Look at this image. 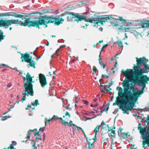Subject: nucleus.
Returning <instances> with one entry per match:
<instances>
[{
    "mask_svg": "<svg viewBox=\"0 0 149 149\" xmlns=\"http://www.w3.org/2000/svg\"><path fill=\"white\" fill-rule=\"evenodd\" d=\"M127 70L125 71L122 70V72L126 77L123 81V85L124 87V92L123 89L120 87L118 86L116 89L118 91L117 101L122 104L120 106V109L123 111V113L129 114V111H131L135 106L134 88L132 86L133 82L134 76L133 70Z\"/></svg>",
    "mask_w": 149,
    "mask_h": 149,
    "instance_id": "nucleus-1",
    "label": "nucleus"
},
{
    "mask_svg": "<svg viewBox=\"0 0 149 149\" xmlns=\"http://www.w3.org/2000/svg\"><path fill=\"white\" fill-rule=\"evenodd\" d=\"M136 59L137 65L133 67L134 70V74L133 73V78L134 77L136 79V83L138 84L141 86L143 91L146 87V84L147 83V81H149V78L146 75L141 76L140 74L149 72V65L147 64L148 60L144 57L139 58L136 57Z\"/></svg>",
    "mask_w": 149,
    "mask_h": 149,
    "instance_id": "nucleus-2",
    "label": "nucleus"
},
{
    "mask_svg": "<svg viewBox=\"0 0 149 149\" xmlns=\"http://www.w3.org/2000/svg\"><path fill=\"white\" fill-rule=\"evenodd\" d=\"M66 16L68 21H75L77 22L84 20L85 22H89L95 24L94 26L98 28V26L103 25V22H105L112 18V15H107L102 17H97L93 18H87L79 14L71 12H66L61 14V16Z\"/></svg>",
    "mask_w": 149,
    "mask_h": 149,
    "instance_id": "nucleus-3",
    "label": "nucleus"
},
{
    "mask_svg": "<svg viewBox=\"0 0 149 149\" xmlns=\"http://www.w3.org/2000/svg\"><path fill=\"white\" fill-rule=\"evenodd\" d=\"M64 21V20L62 18H53L45 16L43 19H40L38 21H31L30 18H27L24 22H21V26H36V27H38L40 25L44 24L45 25V27H46L47 26V24L49 23L54 22L55 24L58 25L62 23Z\"/></svg>",
    "mask_w": 149,
    "mask_h": 149,
    "instance_id": "nucleus-4",
    "label": "nucleus"
},
{
    "mask_svg": "<svg viewBox=\"0 0 149 149\" xmlns=\"http://www.w3.org/2000/svg\"><path fill=\"white\" fill-rule=\"evenodd\" d=\"M23 82L24 84V90L22 93V100L23 101L26 100V96H28L29 95L33 96L34 92L33 89L32 79L29 73H28L26 77H23Z\"/></svg>",
    "mask_w": 149,
    "mask_h": 149,
    "instance_id": "nucleus-5",
    "label": "nucleus"
},
{
    "mask_svg": "<svg viewBox=\"0 0 149 149\" xmlns=\"http://www.w3.org/2000/svg\"><path fill=\"white\" fill-rule=\"evenodd\" d=\"M141 137L143 140L142 141L143 148H144L149 147V132L146 129L141 130Z\"/></svg>",
    "mask_w": 149,
    "mask_h": 149,
    "instance_id": "nucleus-6",
    "label": "nucleus"
},
{
    "mask_svg": "<svg viewBox=\"0 0 149 149\" xmlns=\"http://www.w3.org/2000/svg\"><path fill=\"white\" fill-rule=\"evenodd\" d=\"M22 22L19 21L18 19H11L9 20H0V26L6 27V28H8L12 24H20Z\"/></svg>",
    "mask_w": 149,
    "mask_h": 149,
    "instance_id": "nucleus-7",
    "label": "nucleus"
},
{
    "mask_svg": "<svg viewBox=\"0 0 149 149\" xmlns=\"http://www.w3.org/2000/svg\"><path fill=\"white\" fill-rule=\"evenodd\" d=\"M12 16L15 17L20 18L22 19V20L25 19L24 18V16L20 14H18L15 12H9L5 13H0V16Z\"/></svg>",
    "mask_w": 149,
    "mask_h": 149,
    "instance_id": "nucleus-8",
    "label": "nucleus"
},
{
    "mask_svg": "<svg viewBox=\"0 0 149 149\" xmlns=\"http://www.w3.org/2000/svg\"><path fill=\"white\" fill-rule=\"evenodd\" d=\"M40 83L42 87L45 86L47 84L45 77L43 75L40 74L39 75Z\"/></svg>",
    "mask_w": 149,
    "mask_h": 149,
    "instance_id": "nucleus-9",
    "label": "nucleus"
},
{
    "mask_svg": "<svg viewBox=\"0 0 149 149\" xmlns=\"http://www.w3.org/2000/svg\"><path fill=\"white\" fill-rule=\"evenodd\" d=\"M21 57V58H24V61L27 63L29 62V61H30L31 59V56H30L29 55L25 54H22Z\"/></svg>",
    "mask_w": 149,
    "mask_h": 149,
    "instance_id": "nucleus-10",
    "label": "nucleus"
},
{
    "mask_svg": "<svg viewBox=\"0 0 149 149\" xmlns=\"http://www.w3.org/2000/svg\"><path fill=\"white\" fill-rule=\"evenodd\" d=\"M34 135L38 136V137H37L36 138V139L35 140H32V141H33L34 143H35L36 141H38L39 140H41V136L40 135L39 132H38L37 133L34 134Z\"/></svg>",
    "mask_w": 149,
    "mask_h": 149,
    "instance_id": "nucleus-11",
    "label": "nucleus"
},
{
    "mask_svg": "<svg viewBox=\"0 0 149 149\" xmlns=\"http://www.w3.org/2000/svg\"><path fill=\"white\" fill-rule=\"evenodd\" d=\"M141 27L143 28H149V21H145L142 23Z\"/></svg>",
    "mask_w": 149,
    "mask_h": 149,
    "instance_id": "nucleus-12",
    "label": "nucleus"
},
{
    "mask_svg": "<svg viewBox=\"0 0 149 149\" xmlns=\"http://www.w3.org/2000/svg\"><path fill=\"white\" fill-rule=\"evenodd\" d=\"M29 64H27V66L29 67V66L32 67L34 68H35V62L33 60L31 59L29 62H28Z\"/></svg>",
    "mask_w": 149,
    "mask_h": 149,
    "instance_id": "nucleus-13",
    "label": "nucleus"
},
{
    "mask_svg": "<svg viewBox=\"0 0 149 149\" xmlns=\"http://www.w3.org/2000/svg\"><path fill=\"white\" fill-rule=\"evenodd\" d=\"M91 140L90 139L88 141L89 145L88 147V149H91V148L94 147V141H93L92 143H91Z\"/></svg>",
    "mask_w": 149,
    "mask_h": 149,
    "instance_id": "nucleus-14",
    "label": "nucleus"
},
{
    "mask_svg": "<svg viewBox=\"0 0 149 149\" xmlns=\"http://www.w3.org/2000/svg\"><path fill=\"white\" fill-rule=\"evenodd\" d=\"M134 21L132 20H124V23H125L127 25L131 24L133 23Z\"/></svg>",
    "mask_w": 149,
    "mask_h": 149,
    "instance_id": "nucleus-15",
    "label": "nucleus"
},
{
    "mask_svg": "<svg viewBox=\"0 0 149 149\" xmlns=\"http://www.w3.org/2000/svg\"><path fill=\"white\" fill-rule=\"evenodd\" d=\"M3 32L1 30H0V42L3 40L5 37V36L3 35Z\"/></svg>",
    "mask_w": 149,
    "mask_h": 149,
    "instance_id": "nucleus-16",
    "label": "nucleus"
},
{
    "mask_svg": "<svg viewBox=\"0 0 149 149\" xmlns=\"http://www.w3.org/2000/svg\"><path fill=\"white\" fill-rule=\"evenodd\" d=\"M101 126V125H99V126H97L96 128H95L94 132L95 133V135H96L97 133L99 132V130L100 128V127Z\"/></svg>",
    "mask_w": 149,
    "mask_h": 149,
    "instance_id": "nucleus-17",
    "label": "nucleus"
},
{
    "mask_svg": "<svg viewBox=\"0 0 149 149\" xmlns=\"http://www.w3.org/2000/svg\"><path fill=\"white\" fill-rule=\"evenodd\" d=\"M60 118H58L57 116L54 115L51 118V120H52V121H54V120H57V119H59Z\"/></svg>",
    "mask_w": 149,
    "mask_h": 149,
    "instance_id": "nucleus-18",
    "label": "nucleus"
},
{
    "mask_svg": "<svg viewBox=\"0 0 149 149\" xmlns=\"http://www.w3.org/2000/svg\"><path fill=\"white\" fill-rule=\"evenodd\" d=\"M60 51V49H58L56 51L55 53L54 54V55H52L51 56L52 58L53 57H54V55H56V56H58V53Z\"/></svg>",
    "mask_w": 149,
    "mask_h": 149,
    "instance_id": "nucleus-19",
    "label": "nucleus"
},
{
    "mask_svg": "<svg viewBox=\"0 0 149 149\" xmlns=\"http://www.w3.org/2000/svg\"><path fill=\"white\" fill-rule=\"evenodd\" d=\"M116 43H117V45H118V46L121 47L123 48L122 43L121 41H117V42H114V44H115Z\"/></svg>",
    "mask_w": 149,
    "mask_h": 149,
    "instance_id": "nucleus-20",
    "label": "nucleus"
},
{
    "mask_svg": "<svg viewBox=\"0 0 149 149\" xmlns=\"http://www.w3.org/2000/svg\"><path fill=\"white\" fill-rule=\"evenodd\" d=\"M38 100H36L33 103H32V105L34 106H36L37 105L39 104Z\"/></svg>",
    "mask_w": 149,
    "mask_h": 149,
    "instance_id": "nucleus-21",
    "label": "nucleus"
},
{
    "mask_svg": "<svg viewBox=\"0 0 149 149\" xmlns=\"http://www.w3.org/2000/svg\"><path fill=\"white\" fill-rule=\"evenodd\" d=\"M69 123V125L70 127H71L72 126H73L75 128H76V127H77V126L75 125V124L72 123V122L70 120Z\"/></svg>",
    "mask_w": 149,
    "mask_h": 149,
    "instance_id": "nucleus-22",
    "label": "nucleus"
},
{
    "mask_svg": "<svg viewBox=\"0 0 149 149\" xmlns=\"http://www.w3.org/2000/svg\"><path fill=\"white\" fill-rule=\"evenodd\" d=\"M122 136L123 138L127 137V134L125 133H121V135H120V136Z\"/></svg>",
    "mask_w": 149,
    "mask_h": 149,
    "instance_id": "nucleus-23",
    "label": "nucleus"
},
{
    "mask_svg": "<svg viewBox=\"0 0 149 149\" xmlns=\"http://www.w3.org/2000/svg\"><path fill=\"white\" fill-rule=\"evenodd\" d=\"M122 104V103L120 102H118L117 101V99H116V102L114 103L113 104V106L116 105H117L118 106L119 105V107H120V105Z\"/></svg>",
    "mask_w": 149,
    "mask_h": 149,
    "instance_id": "nucleus-24",
    "label": "nucleus"
},
{
    "mask_svg": "<svg viewBox=\"0 0 149 149\" xmlns=\"http://www.w3.org/2000/svg\"><path fill=\"white\" fill-rule=\"evenodd\" d=\"M10 117V116H2V118H1V120H6L7 118H9Z\"/></svg>",
    "mask_w": 149,
    "mask_h": 149,
    "instance_id": "nucleus-25",
    "label": "nucleus"
},
{
    "mask_svg": "<svg viewBox=\"0 0 149 149\" xmlns=\"http://www.w3.org/2000/svg\"><path fill=\"white\" fill-rule=\"evenodd\" d=\"M52 121V120H51V119H49V120H47L46 118L45 119V125H46L47 124H49L50 122V121Z\"/></svg>",
    "mask_w": 149,
    "mask_h": 149,
    "instance_id": "nucleus-26",
    "label": "nucleus"
},
{
    "mask_svg": "<svg viewBox=\"0 0 149 149\" xmlns=\"http://www.w3.org/2000/svg\"><path fill=\"white\" fill-rule=\"evenodd\" d=\"M116 21L117 22L118 21L120 20L121 21L123 22V23H124V20H125V19H123V18L121 17H119V19H116Z\"/></svg>",
    "mask_w": 149,
    "mask_h": 149,
    "instance_id": "nucleus-27",
    "label": "nucleus"
},
{
    "mask_svg": "<svg viewBox=\"0 0 149 149\" xmlns=\"http://www.w3.org/2000/svg\"><path fill=\"white\" fill-rule=\"evenodd\" d=\"M31 132V130H30L29 131H28L27 134V136L28 138H30V134Z\"/></svg>",
    "mask_w": 149,
    "mask_h": 149,
    "instance_id": "nucleus-28",
    "label": "nucleus"
},
{
    "mask_svg": "<svg viewBox=\"0 0 149 149\" xmlns=\"http://www.w3.org/2000/svg\"><path fill=\"white\" fill-rule=\"evenodd\" d=\"M106 125V124L104 123V122L103 121L101 123V124L100 125L101 126H102V128H104L105 127L104 126H105Z\"/></svg>",
    "mask_w": 149,
    "mask_h": 149,
    "instance_id": "nucleus-29",
    "label": "nucleus"
},
{
    "mask_svg": "<svg viewBox=\"0 0 149 149\" xmlns=\"http://www.w3.org/2000/svg\"><path fill=\"white\" fill-rule=\"evenodd\" d=\"M79 100V99L77 97H76L74 100V102L75 103H77L78 102Z\"/></svg>",
    "mask_w": 149,
    "mask_h": 149,
    "instance_id": "nucleus-30",
    "label": "nucleus"
},
{
    "mask_svg": "<svg viewBox=\"0 0 149 149\" xmlns=\"http://www.w3.org/2000/svg\"><path fill=\"white\" fill-rule=\"evenodd\" d=\"M136 90H137V94H140L141 93H142L143 91H142V89L141 90H138V89H136Z\"/></svg>",
    "mask_w": 149,
    "mask_h": 149,
    "instance_id": "nucleus-31",
    "label": "nucleus"
},
{
    "mask_svg": "<svg viewBox=\"0 0 149 149\" xmlns=\"http://www.w3.org/2000/svg\"><path fill=\"white\" fill-rule=\"evenodd\" d=\"M136 90H137V94H140L141 93H142L143 91H142V89L141 90H138V89H136Z\"/></svg>",
    "mask_w": 149,
    "mask_h": 149,
    "instance_id": "nucleus-32",
    "label": "nucleus"
},
{
    "mask_svg": "<svg viewBox=\"0 0 149 149\" xmlns=\"http://www.w3.org/2000/svg\"><path fill=\"white\" fill-rule=\"evenodd\" d=\"M38 131H37V129H34L33 130H31V132H32L34 134L36 133H37Z\"/></svg>",
    "mask_w": 149,
    "mask_h": 149,
    "instance_id": "nucleus-33",
    "label": "nucleus"
},
{
    "mask_svg": "<svg viewBox=\"0 0 149 149\" xmlns=\"http://www.w3.org/2000/svg\"><path fill=\"white\" fill-rule=\"evenodd\" d=\"M121 131L122 129L120 128H119L118 131V135H120V134L121 135V134L122 133Z\"/></svg>",
    "mask_w": 149,
    "mask_h": 149,
    "instance_id": "nucleus-34",
    "label": "nucleus"
},
{
    "mask_svg": "<svg viewBox=\"0 0 149 149\" xmlns=\"http://www.w3.org/2000/svg\"><path fill=\"white\" fill-rule=\"evenodd\" d=\"M96 116H96L95 117H92V118H88V117H85V119H86L85 121H86V120H90V119H93V118H94Z\"/></svg>",
    "mask_w": 149,
    "mask_h": 149,
    "instance_id": "nucleus-35",
    "label": "nucleus"
},
{
    "mask_svg": "<svg viewBox=\"0 0 149 149\" xmlns=\"http://www.w3.org/2000/svg\"><path fill=\"white\" fill-rule=\"evenodd\" d=\"M45 127H43L42 128H40L39 130V131H42L43 132L45 130Z\"/></svg>",
    "mask_w": 149,
    "mask_h": 149,
    "instance_id": "nucleus-36",
    "label": "nucleus"
},
{
    "mask_svg": "<svg viewBox=\"0 0 149 149\" xmlns=\"http://www.w3.org/2000/svg\"><path fill=\"white\" fill-rule=\"evenodd\" d=\"M65 115L66 116H68L69 118H70V114L68 112H66Z\"/></svg>",
    "mask_w": 149,
    "mask_h": 149,
    "instance_id": "nucleus-37",
    "label": "nucleus"
},
{
    "mask_svg": "<svg viewBox=\"0 0 149 149\" xmlns=\"http://www.w3.org/2000/svg\"><path fill=\"white\" fill-rule=\"evenodd\" d=\"M59 119L62 120L61 123L63 125L64 124V123H65V120H63L62 118H59Z\"/></svg>",
    "mask_w": 149,
    "mask_h": 149,
    "instance_id": "nucleus-38",
    "label": "nucleus"
},
{
    "mask_svg": "<svg viewBox=\"0 0 149 149\" xmlns=\"http://www.w3.org/2000/svg\"><path fill=\"white\" fill-rule=\"evenodd\" d=\"M144 111H149V107H146L144 109Z\"/></svg>",
    "mask_w": 149,
    "mask_h": 149,
    "instance_id": "nucleus-39",
    "label": "nucleus"
},
{
    "mask_svg": "<svg viewBox=\"0 0 149 149\" xmlns=\"http://www.w3.org/2000/svg\"><path fill=\"white\" fill-rule=\"evenodd\" d=\"M109 109V107H108V108H104L103 110L101 111L102 113L103 112V111H107Z\"/></svg>",
    "mask_w": 149,
    "mask_h": 149,
    "instance_id": "nucleus-40",
    "label": "nucleus"
},
{
    "mask_svg": "<svg viewBox=\"0 0 149 149\" xmlns=\"http://www.w3.org/2000/svg\"><path fill=\"white\" fill-rule=\"evenodd\" d=\"M111 133L112 134H113V135H115V131L114 130H113L112 129H111Z\"/></svg>",
    "mask_w": 149,
    "mask_h": 149,
    "instance_id": "nucleus-41",
    "label": "nucleus"
},
{
    "mask_svg": "<svg viewBox=\"0 0 149 149\" xmlns=\"http://www.w3.org/2000/svg\"><path fill=\"white\" fill-rule=\"evenodd\" d=\"M104 88L105 90H107V88H109V87L107 86V85H104Z\"/></svg>",
    "mask_w": 149,
    "mask_h": 149,
    "instance_id": "nucleus-42",
    "label": "nucleus"
},
{
    "mask_svg": "<svg viewBox=\"0 0 149 149\" xmlns=\"http://www.w3.org/2000/svg\"><path fill=\"white\" fill-rule=\"evenodd\" d=\"M12 85V84H11V83H9L7 85V86L8 87H10Z\"/></svg>",
    "mask_w": 149,
    "mask_h": 149,
    "instance_id": "nucleus-43",
    "label": "nucleus"
},
{
    "mask_svg": "<svg viewBox=\"0 0 149 149\" xmlns=\"http://www.w3.org/2000/svg\"><path fill=\"white\" fill-rule=\"evenodd\" d=\"M84 103L86 105H88V102L86 100H84Z\"/></svg>",
    "mask_w": 149,
    "mask_h": 149,
    "instance_id": "nucleus-44",
    "label": "nucleus"
},
{
    "mask_svg": "<svg viewBox=\"0 0 149 149\" xmlns=\"http://www.w3.org/2000/svg\"><path fill=\"white\" fill-rule=\"evenodd\" d=\"M96 135H95V138L94 139H91V141L92 140H93V141H94L95 142L96 140Z\"/></svg>",
    "mask_w": 149,
    "mask_h": 149,
    "instance_id": "nucleus-45",
    "label": "nucleus"
},
{
    "mask_svg": "<svg viewBox=\"0 0 149 149\" xmlns=\"http://www.w3.org/2000/svg\"><path fill=\"white\" fill-rule=\"evenodd\" d=\"M32 146L33 147V148L34 149H38L37 147V146H35V145L34 144L33 145H32Z\"/></svg>",
    "mask_w": 149,
    "mask_h": 149,
    "instance_id": "nucleus-46",
    "label": "nucleus"
},
{
    "mask_svg": "<svg viewBox=\"0 0 149 149\" xmlns=\"http://www.w3.org/2000/svg\"><path fill=\"white\" fill-rule=\"evenodd\" d=\"M97 70V69L95 67L93 68V71H94V72H95Z\"/></svg>",
    "mask_w": 149,
    "mask_h": 149,
    "instance_id": "nucleus-47",
    "label": "nucleus"
},
{
    "mask_svg": "<svg viewBox=\"0 0 149 149\" xmlns=\"http://www.w3.org/2000/svg\"><path fill=\"white\" fill-rule=\"evenodd\" d=\"M66 124H68V125H69V123L65 121V123H64L63 125H64L65 126L66 125Z\"/></svg>",
    "mask_w": 149,
    "mask_h": 149,
    "instance_id": "nucleus-48",
    "label": "nucleus"
},
{
    "mask_svg": "<svg viewBox=\"0 0 149 149\" xmlns=\"http://www.w3.org/2000/svg\"><path fill=\"white\" fill-rule=\"evenodd\" d=\"M108 44H106V45H105L103 47V48H105L106 47H107L108 46Z\"/></svg>",
    "mask_w": 149,
    "mask_h": 149,
    "instance_id": "nucleus-49",
    "label": "nucleus"
},
{
    "mask_svg": "<svg viewBox=\"0 0 149 149\" xmlns=\"http://www.w3.org/2000/svg\"><path fill=\"white\" fill-rule=\"evenodd\" d=\"M45 135L44 134L43 135V141H44L45 140Z\"/></svg>",
    "mask_w": 149,
    "mask_h": 149,
    "instance_id": "nucleus-50",
    "label": "nucleus"
},
{
    "mask_svg": "<svg viewBox=\"0 0 149 149\" xmlns=\"http://www.w3.org/2000/svg\"><path fill=\"white\" fill-rule=\"evenodd\" d=\"M77 128H79V129H80V130H81L84 133V132L83 131L82 129L81 128V127H77Z\"/></svg>",
    "mask_w": 149,
    "mask_h": 149,
    "instance_id": "nucleus-51",
    "label": "nucleus"
},
{
    "mask_svg": "<svg viewBox=\"0 0 149 149\" xmlns=\"http://www.w3.org/2000/svg\"><path fill=\"white\" fill-rule=\"evenodd\" d=\"M134 146V145H132L130 146V149H132V148H133Z\"/></svg>",
    "mask_w": 149,
    "mask_h": 149,
    "instance_id": "nucleus-52",
    "label": "nucleus"
},
{
    "mask_svg": "<svg viewBox=\"0 0 149 149\" xmlns=\"http://www.w3.org/2000/svg\"><path fill=\"white\" fill-rule=\"evenodd\" d=\"M99 63L100 65H101V66H102L104 64L102 63L101 61H99Z\"/></svg>",
    "mask_w": 149,
    "mask_h": 149,
    "instance_id": "nucleus-53",
    "label": "nucleus"
},
{
    "mask_svg": "<svg viewBox=\"0 0 149 149\" xmlns=\"http://www.w3.org/2000/svg\"><path fill=\"white\" fill-rule=\"evenodd\" d=\"M90 113H85V114L87 115V116H89L90 115Z\"/></svg>",
    "mask_w": 149,
    "mask_h": 149,
    "instance_id": "nucleus-54",
    "label": "nucleus"
},
{
    "mask_svg": "<svg viewBox=\"0 0 149 149\" xmlns=\"http://www.w3.org/2000/svg\"><path fill=\"white\" fill-rule=\"evenodd\" d=\"M93 101H94V102H96L97 101V98H95L94 99H93Z\"/></svg>",
    "mask_w": 149,
    "mask_h": 149,
    "instance_id": "nucleus-55",
    "label": "nucleus"
},
{
    "mask_svg": "<svg viewBox=\"0 0 149 149\" xmlns=\"http://www.w3.org/2000/svg\"><path fill=\"white\" fill-rule=\"evenodd\" d=\"M98 104L97 103L95 104L94 105V107H96L98 105Z\"/></svg>",
    "mask_w": 149,
    "mask_h": 149,
    "instance_id": "nucleus-56",
    "label": "nucleus"
},
{
    "mask_svg": "<svg viewBox=\"0 0 149 149\" xmlns=\"http://www.w3.org/2000/svg\"><path fill=\"white\" fill-rule=\"evenodd\" d=\"M13 69L17 71H19V70L17 69V68H14Z\"/></svg>",
    "mask_w": 149,
    "mask_h": 149,
    "instance_id": "nucleus-57",
    "label": "nucleus"
},
{
    "mask_svg": "<svg viewBox=\"0 0 149 149\" xmlns=\"http://www.w3.org/2000/svg\"><path fill=\"white\" fill-rule=\"evenodd\" d=\"M99 57L100 58L99 59V61H100V60H102V59L100 57V55H99Z\"/></svg>",
    "mask_w": 149,
    "mask_h": 149,
    "instance_id": "nucleus-58",
    "label": "nucleus"
},
{
    "mask_svg": "<svg viewBox=\"0 0 149 149\" xmlns=\"http://www.w3.org/2000/svg\"><path fill=\"white\" fill-rule=\"evenodd\" d=\"M19 75H22V72H19Z\"/></svg>",
    "mask_w": 149,
    "mask_h": 149,
    "instance_id": "nucleus-59",
    "label": "nucleus"
},
{
    "mask_svg": "<svg viewBox=\"0 0 149 149\" xmlns=\"http://www.w3.org/2000/svg\"><path fill=\"white\" fill-rule=\"evenodd\" d=\"M125 37L126 38V39H127V34L126 33H125Z\"/></svg>",
    "mask_w": 149,
    "mask_h": 149,
    "instance_id": "nucleus-60",
    "label": "nucleus"
},
{
    "mask_svg": "<svg viewBox=\"0 0 149 149\" xmlns=\"http://www.w3.org/2000/svg\"><path fill=\"white\" fill-rule=\"evenodd\" d=\"M105 65H106L105 64H103L102 66H103V68H104L105 67Z\"/></svg>",
    "mask_w": 149,
    "mask_h": 149,
    "instance_id": "nucleus-61",
    "label": "nucleus"
},
{
    "mask_svg": "<svg viewBox=\"0 0 149 149\" xmlns=\"http://www.w3.org/2000/svg\"><path fill=\"white\" fill-rule=\"evenodd\" d=\"M91 106L92 107H94V105H93V104H91Z\"/></svg>",
    "mask_w": 149,
    "mask_h": 149,
    "instance_id": "nucleus-62",
    "label": "nucleus"
},
{
    "mask_svg": "<svg viewBox=\"0 0 149 149\" xmlns=\"http://www.w3.org/2000/svg\"><path fill=\"white\" fill-rule=\"evenodd\" d=\"M102 29H103L102 27H100V28H99V29L100 30V31H102Z\"/></svg>",
    "mask_w": 149,
    "mask_h": 149,
    "instance_id": "nucleus-63",
    "label": "nucleus"
},
{
    "mask_svg": "<svg viewBox=\"0 0 149 149\" xmlns=\"http://www.w3.org/2000/svg\"><path fill=\"white\" fill-rule=\"evenodd\" d=\"M148 120L149 121V115L147 116Z\"/></svg>",
    "mask_w": 149,
    "mask_h": 149,
    "instance_id": "nucleus-64",
    "label": "nucleus"
}]
</instances>
